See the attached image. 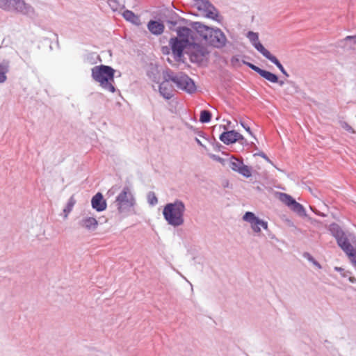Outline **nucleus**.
Here are the masks:
<instances>
[{"mask_svg":"<svg viewBox=\"0 0 356 356\" xmlns=\"http://www.w3.org/2000/svg\"><path fill=\"white\" fill-rule=\"evenodd\" d=\"M195 29L197 33L209 44L216 47L222 48L227 42V38L219 29H212L204 24L196 23Z\"/></svg>","mask_w":356,"mask_h":356,"instance_id":"f257e3e1","label":"nucleus"},{"mask_svg":"<svg viewBox=\"0 0 356 356\" xmlns=\"http://www.w3.org/2000/svg\"><path fill=\"white\" fill-rule=\"evenodd\" d=\"M185 205L181 201H175L173 203L167 204L163 209L164 218L169 225L175 227L181 225L184 220Z\"/></svg>","mask_w":356,"mask_h":356,"instance_id":"f03ea898","label":"nucleus"},{"mask_svg":"<svg viewBox=\"0 0 356 356\" xmlns=\"http://www.w3.org/2000/svg\"><path fill=\"white\" fill-rule=\"evenodd\" d=\"M114 72V70L111 67L102 65L92 69V76L102 88L113 92Z\"/></svg>","mask_w":356,"mask_h":356,"instance_id":"7ed1b4c3","label":"nucleus"},{"mask_svg":"<svg viewBox=\"0 0 356 356\" xmlns=\"http://www.w3.org/2000/svg\"><path fill=\"white\" fill-rule=\"evenodd\" d=\"M195 7L202 15L213 20L220 21L218 10L207 0H195Z\"/></svg>","mask_w":356,"mask_h":356,"instance_id":"20e7f679","label":"nucleus"},{"mask_svg":"<svg viewBox=\"0 0 356 356\" xmlns=\"http://www.w3.org/2000/svg\"><path fill=\"white\" fill-rule=\"evenodd\" d=\"M178 88L185 90L187 92L192 93L196 90L195 85L193 81L186 74H181L176 76H169Z\"/></svg>","mask_w":356,"mask_h":356,"instance_id":"39448f33","label":"nucleus"},{"mask_svg":"<svg viewBox=\"0 0 356 356\" xmlns=\"http://www.w3.org/2000/svg\"><path fill=\"white\" fill-rule=\"evenodd\" d=\"M118 206V210L122 212L127 208L134 205V197L129 188L126 187L119 194L116 200Z\"/></svg>","mask_w":356,"mask_h":356,"instance_id":"423d86ee","label":"nucleus"},{"mask_svg":"<svg viewBox=\"0 0 356 356\" xmlns=\"http://www.w3.org/2000/svg\"><path fill=\"white\" fill-rule=\"evenodd\" d=\"M0 8L6 10H15L24 12L26 9V6L22 0H0Z\"/></svg>","mask_w":356,"mask_h":356,"instance_id":"0eeeda50","label":"nucleus"},{"mask_svg":"<svg viewBox=\"0 0 356 356\" xmlns=\"http://www.w3.org/2000/svg\"><path fill=\"white\" fill-rule=\"evenodd\" d=\"M243 218L244 220L250 223L252 229L255 232H259L261 231L260 226H261L265 229H267L268 228V223L265 221L259 220L252 212H246Z\"/></svg>","mask_w":356,"mask_h":356,"instance_id":"6e6552de","label":"nucleus"},{"mask_svg":"<svg viewBox=\"0 0 356 356\" xmlns=\"http://www.w3.org/2000/svg\"><path fill=\"white\" fill-rule=\"evenodd\" d=\"M170 44L175 58L179 60L183 55L184 49L188 45L186 40L175 38L170 40Z\"/></svg>","mask_w":356,"mask_h":356,"instance_id":"1a4fd4ad","label":"nucleus"},{"mask_svg":"<svg viewBox=\"0 0 356 356\" xmlns=\"http://www.w3.org/2000/svg\"><path fill=\"white\" fill-rule=\"evenodd\" d=\"M207 54V49L196 44H191L190 53L191 60L193 62H201Z\"/></svg>","mask_w":356,"mask_h":356,"instance_id":"9d476101","label":"nucleus"},{"mask_svg":"<svg viewBox=\"0 0 356 356\" xmlns=\"http://www.w3.org/2000/svg\"><path fill=\"white\" fill-rule=\"evenodd\" d=\"M220 140L225 144L229 145L238 140H243V136L236 131H225L220 136Z\"/></svg>","mask_w":356,"mask_h":356,"instance_id":"9b49d317","label":"nucleus"},{"mask_svg":"<svg viewBox=\"0 0 356 356\" xmlns=\"http://www.w3.org/2000/svg\"><path fill=\"white\" fill-rule=\"evenodd\" d=\"M248 38L250 41L252 43L255 49L259 51L264 57L270 54V51L267 50L262 44L259 41V36L257 33L250 31L248 33Z\"/></svg>","mask_w":356,"mask_h":356,"instance_id":"f8f14e48","label":"nucleus"},{"mask_svg":"<svg viewBox=\"0 0 356 356\" xmlns=\"http://www.w3.org/2000/svg\"><path fill=\"white\" fill-rule=\"evenodd\" d=\"M92 207L97 211H102L106 209V202L101 193H97L91 200Z\"/></svg>","mask_w":356,"mask_h":356,"instance_id":"ddd939ff","label":"nucleus"},{"mask_svg":"<svg viewBox=\"0 0 356 356\" xmlns=\"http://www.w3.org/2000/svg\"><path fill=\"white\" fill-rule=\"evenodd\" d=\"M159 91L165 99H169L172 97L173 86L169 80L166 79L160 84Z\"/></svg>","mask_w":356,"mask_h":356,"instance_id":"4468645a","label":"nucleus"},{"mask_svg":"<svg viewBox=\"0 0 356 356\" xmlns=\"http://www.w3.org/2000/svg\"><path fill=\"white\" fill-rule=\"evenodd\" d=\"M149 31L155 35H159L163 33L164 30V25L159 22L150 21L147 25Z\"/></svg>","mask_w":356,"mask_h":356,"instance_id":"2eb2a0df","label":"nucleus"},{"mask_svg":"<svg viewBox=\"0 0 356 356\" xmlns=\"http://www.w3.org/2000/svg\"><path fill=\"white\" fill-rule=\"evenodd\" d=\"M177 39H184L186 40V44H191V40L192 39V31L186 27L180 28L178 31Z\"/></svg>","mask_w":356,"mask_h":356,"instance_id":"dca6fc26","label":"nucleus"},{"mask_svg":"<svg viewBox=\"0 0 356 356\" xmlns=\"http://www.w3.org/2000/svg\"><path fill=\"white\" fill-rule=\"evenodd\" d=\"M97 225V220L92 217L85 218L81 222V226L88 229H95Z\"/></svg>","mask_w":356,"mask_h":356,"instance_id":"f3484780","label":"nucleus"},{"mask_svg":"<svg viewBox=\"0 0 356 356\" xmlns=\"http://www.w3.org/2000/svg\"><path fill=\"white\" fill-rule=\"evenodd\" d=\"M124 19L136 25L140 24V20L138 15H135L132 11L127 10L123 13Z\"/></svg>","mask_w":356,"mask_h":356,"instance_id":"a211bd4d","label":"nucleus"},{"mask_svg":"<svg viewBox=\"0 0 356 356\" xmlns=\"http://www.w3.org/2000/svg\"><path fill=\"white\" fill-rule=\"evenodd\" d=\"M278 199L289 208L295 201V200L291 195L284 193H280L278 194Z\"/></svg>","mask_w":356,"mask_h":356,"instance_id":"6ab92c4d","label":"nucleus"},{"mask_svg":"<svg viewBox=\"0 0 356 356\" xmlns=\"http://www.w3.org/2000/svg\"><path fill=\"white\" fill-rule=\"evenodd\" d=\"M259 75L271 83H277L278 81L277 76L268 71L262 70Z\"/></svg>","mask_w":356,"mask_h":356,"instance_id":"aec40b11","label":"nucleus"},{"mask_svg":"<svg viewBox=\"0 0 356 356\" xmlns=\"http://www.w3.org/2000/svg\"><path fill=\"white\" fill-rule=\"evenodd\" d=\"M75 204H76V200L74 199V195H72L69 199L66 207L63 209L64 218H67L69 213L72 211V209H73V207H74Z\"/></svg>","mask_w":356,"mask_h":356,"instance_id":"412c9836","label":"nucleus"},{"mask_svg":"<svg viewBox=\"0 0 356 356\" xmlns=\"http://www.w3.org/2000/svg\"><path fill=\"white\" fill-rule=\"evenodd\" d=\"M243 164L242 161L236 159L234 156H232L229 161V165L232 170L238 172L241 166Z\"/></svg>","mask_w":356,"mask_h":356,"instance_id":"4be33fe9","label":"nucleus"},{"mask_svg":"<svg viewBox=\"0 0 356 356\" xmlns=\"http://www.w3.org/2000/svg\"><path fill=\"white\" fill-rule=\"evenodd\" d=\"M8 63L0 64V83L6 81V73L8 72Z\"/></svg>","mask_w":356,"mask_h":356,"instance_id":"5701e85b","label":"nucleus"},{"mask_svg":"<svg viewBox=\"0 0 356 356\" xmlns=\"http://www.w3.org/2000/svg\"><path fill=\"white\" fill-rule=\"evenodd\" d=\"M266 58L268 60H270L272 63H273L280 70V71L284 74L285 75L288 76L286 72L285 71L284 68L283 67L282 65L280 63V62L277 59V58L274 56H273L270 53L266 56Z\"/></svg>","mask_w":356,"mask_h":356,"instance_id":"b1692460","label":"nucleus"},{"mask_svg":"<svg viewBox=\"0 0 356 356\" xmlns=\"http://www.w3.org/2000/svg\"><path fill=\"white\" fill-rule=\"evenodd\" d=\"M290 209L297 213L299 215H305V210L302 204L297 202L296 200L293 202L292 205L291 206Z\"/></svg>","mask_w":356,"mask_h":356,"instance_id":"393cba45","label":"nucleus"},{"mask_svg":"<svg viewBox=\"0 0 356 356\" xmlns=\"http://www.w3.org/2000/svg\"><path fill=\"white\" fill-rule=\"evenodd\" d=\"M211 114L209 111L203 110L200 112V121L202 123H207L211 121Z\"/></svg>","mask_w":356,"mask_h":356,"instance_id":"a878e982","label":"nucleus"},{"mask_svg":"<svg viewBox=\"0 0 356 356\" xmlns=\"http://www.w3.org/2000/svg\"><path fill=\"white\" fill-rule=\"evenodd\" d=\"M245 177H250L252 175L251 169L246 165L243 164L237 172Z\"/></svg>","mask_w":356,"mask_h":356,"instance_id":"bb28decb","label":"nucleus"},{"mask_svg":"<svg viewBox=\"0 0 356 356\" xmlns=\"http://www.w3.org/2000/svg\"><path fill=\"white\" fill-rule=\"evenodd\" d=\"M147 200H148V202L149 203V204H151V205H154L158 202L157 197H156L154 193H153V192H150L147 195Z\"/></svg>","mask_w":356,"mask_h":356,"instance_id":"cd10ccee","label":"nucleus"},{"mask_svg":"<svg viewBox=\"0 0 356 356\" xmlns=\"http://www.w3.org/2000/svg\"><path fill=\"white\" fill-rule=\"evenodd\" d=\"M248 65L254 71L257 72L259 74L261 73L262 69L259 68V67L252 64V63H248Z\"/></svg>","mask_w":356,"mask_h":356,"instance_id":"c85d7f7f","label":"nucleus"},{"mask_svg":"<svg viewBox=\"0 0 356 356\" xmlns=\"http://www.w3.org/2000/svg\"><path fill=\"white\" fill-rule=\"evenodd\" d=\"M342 127L346 131L351 132V133H355V130L353 129V128L351 126H350L348 124H347L346 122H344L343 124Z\"/></svg>","mask_w":356,"mask_h":356,"instance_id":"c756f323","label":"nucleus"},{"mask_svg":"<svg viewBox=\"0 0 356 356\" xmlns=\"http://www.w3.org/2000/svg\"><path fill=\"white\" fill-rule=\"evenodd\" d=\"M352 39L354 40V42L356 44V35H355V36L348 35L345 38L346 40H352Z\"/></svg>","mask_w":356,"mask_h":356,"instance_id":"7c9ffc66","label":"nucleus"},{"mask_svg":"<svg viewBox=\"0 0 356 356\" xmlns=\"http://www.w3.org/2000/svg\"><path fill=\"white\" fill-rule=\"evenodd\" d=\"M241 124L243 126V127L248 132L250 133V134H252L251 133V131H250V128L249 127H246L245 126V124L241 122Z\"/></svg>","mask_w":356,"mask_h":356,"instance_id":"2f4dec72","label":"nucleus"},{"mask_svg":"<svg viewBox=\"0 0 356 356\" xmlns=\"http://www.w3.org/2000/svg\"><path fill=\"white\" fill-rule=\"evenodd\" d=\"M349 280H350V281L351 282H354L355 281V279L354 277H349Z\"/></svg>","mask_w":356,"mask_h":356,"instance_id":"473e14b6","label":"nucleus"},{"mask_svg":"<svg viewBox=\"0 0 356 356\" xmlns=\"http://www.w3.org/2000/svg\"><path fill=\"white\" fill-rule=\"evenodd\" d=\"M216 160H217V161H220V162H221V163L223 161V159H221V158H220V157L216 158Z\"/></svg>","mask_w":356,"mask_h":356,"instance_id":"72a5a7b5","label":"nucleus"},{"mask_svg":"<svg viewBox=\"0 0 356 356\" xmlns=\"http://www.w3.org/2000/svg\"><path fill=\"white\" fill-rule=\"evenodd\" d=\"M335 270H338V271H341L343 270V269L341 268H339V267H336L335 268Z\"/></svg>","mask_w":356,"mask_h":356,"instance_id":"f704fd0d","label":"nucleus"}]
</instances>
